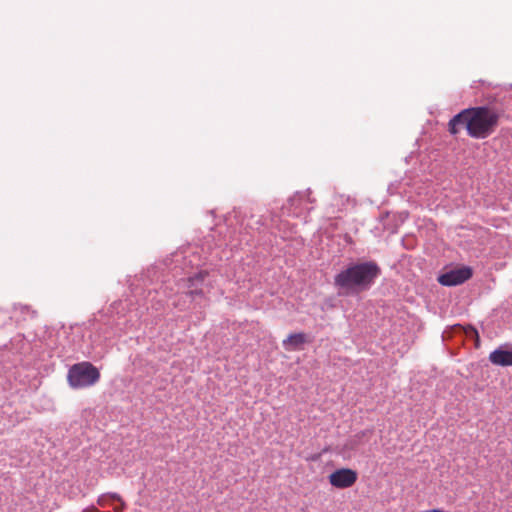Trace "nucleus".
Masks as SVG:
<instances>
[{
  "label": "nucleus",
  "instance_id": "nucleus-1",
  "mask_svg": "<svg viewBox=\"0 0 512 512\" xmlns=\"http://www.w3.org/2000/svg\"><path fill=\"white\" fill-rule=\"evenodd\" d=\"M500 113L491 107H474L462 110L449 122V131L456 135L461 128L475 139H485L492 135L499 124Z\"/></svg>",
  "mask_w": 512,
  "mask_h": 512
},
{
  "label": "nucleus",
  "instance_id": "nucleus-2",
  "mask_svg": "<svg viewBox=\"0 0 512 512\" xmlns=\"http://www.w3.org/2000/svg\"><path fill=\"white\" fill-rule=\"evenodd\" d=\"M380 271L377 263L373 261L354 263L335 276L334 285L340 294H356L369 289Z\"/></svg>",
  "mask_w": 512,
  "mask_h": 512
},
{
  "label": "nucleus",
  "instance_id": "nucleus-3",
  "mask_svg": "<svg viewBox=\"0 0 512 512\" xmlns=\"http://www.w3.org/2000/svg\"><path fill=\"white\" fill-rule=\"evenodd\" d=\"M100 372L91 362L83 361L72 365L67 380L73 389H82L95 385L100 380Z\"/></svg>",
  "mask_w": 512,
  "mask_h": 512
},
{
  "label": "nucleus",
  "instance_id": "nucleus-4",
  "mask_svg": "<svg viewBox=\"0 0 512 512\" xmlns=\"http://www.w3.org/2000/svg\"><path fill=\"white\" fill-rule=\"evenodd\" d=\"M329 483L338 489H345L353 486L357 479L358 474L355 470L350 468H341L335 470L328 476Z\"/></svg>",
  "mask_w": 512,
  "mask_h": 512
},
{
  "label": "nucleus",
  "instance_id": "nucleus-5",
  "mask_svg": "<svg viewBox=\"0 0 512 512\" xmlns=\"http://www.w3.org/2000/svg\"><path fill=\"white\" fill-rule=\"evenodd\" d=\"M472 276V270L469 267L452 269L441 274L438 282L443 286H456L464 283Z\"/></svg>",
  "mask_w": 512,
  "mask_h": 512
},
{
  "label": "nucleus",
  "instance_id": "nucleus-6",
  "mask_svg": "<svg viewBox=\"0 0 512 512\" xmlns=\"http://www.w3.org/2000/svg\"><path fill=\"white\" fill-rule=\"evenodd\" d=\"M310 342L311 339L305 333L299 332L289 334L282 344L287 351H294L302 349L304 344Z\"/></svg>",
  "mask_w": 512,
  "mask_h": 512
},
{
  "label": "nucleus",
  "instance_id": "nucleus-7",
  "mask_svg": "<svg viewBox=\"0 0 512 512\" xmlns=\"http://www.w3.org/2000/svg\"><path fill=\"white\" fill-rule=\"evenodd\" d=\"M489 361L497 366H512V349L500 347L489 354Z\"/></svg>",
  "mask_w": 512,
  "mask_h": 512
},
{
  "label": "nucleus",
  "instance_id": "nucleus-8",
  "mask_svg": "<svg viewBox=\"0 0 512 512\" xmlns=\"http://www.w3.org/2000/svg\"><path fill=\"white\" fill-rule=\"evenodd\" d=\"M13 310L15 313H19L21 315L22 321H26L27 319H34L37 316V311L33 310L28 305L17 304L14 305Z\"/></svg>",
  "mask_w": 512,
  "mask_h": 512
},
{
  "label": "nucleus",
  "instance_id": "nucleus-9",
  "mask_svg": "<svg viewBox=\"0 0 512 512\" xmlns=\"http://www.w3.org/2000/svg\"><path fill=\"white\" fill-rule=\"evenodd\" d=\"M106 497L109 498L112 501H118V502L121 503L119 506L114 507V511L115 512H122L123 511V509L125 507V504L122 502V499H121L120 495H118L117 493H107Z\"/></svg>",
  "mask_w": 512,
  "mask_h": 512
},
{
  "label": "nucleus",
  "instance_id": "nucleus-10",
  "mask_svg": "<svg viewBox=\"0 0 512 512\" xmlns=\"http://www.w3.org/2000/svg\"><path fill=\"white\" fill-rule=\"evenodd\" d=\"M12 315L3 309H0V327H5L12 321Z\"/></svg>",
  "mask_w": 512,
  "mask_h": 512
},
{
  "label": "nucleus",
  "instance_id": "nucleus-11",
  "mask_svg": "<svg viewBox=\"0 0 512 512\" xmlns=\"http://www.w3.org/2000/svg\"><path fill=\"white\" fill-rule=\"evenodd\" d=\"M106 502H107L106 494L101 495V496L98 498V500H97V503H98V505H100V506H105V505H106Z\"/></svg>",
  "mask_w": 512,
  "mask_h": 512
},
{
  "label": "nucleus",
  "instance_id": "nucleus-12",
  "mask_svg": "<svg viewBox=\"0 0 512 512\" xmlns=\"http://www.w3.org/2000/svg\"><path fill=\"white\" fill-rule=\"evenodd\" d=\"M473 333L478 337V333L475 329H472Z\"/></svg>",
  "mask_w": 512,
  "mask_h": 512
}]
</instances>
